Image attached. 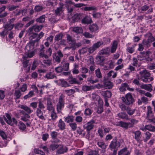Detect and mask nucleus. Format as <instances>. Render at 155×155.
I'll use <instances>...</instances> for the list:
<instances>
[{"label": "nucleus", "instance_id": "nucleus-1", "mask_svg": "<svg viewBox=\"0 0 155 155\" xmlns=\"http://www.w3.org/2000/svg\"><path fill=\"white\" fill-rule=\"evenodd\" d=\"M5 116L6 117L4 116V119L9 125L13 126L15 124L16 126H18V128L22 130H24L26 128L25 125L21 121H20L18 125V121L14 117L12 118L9 114L8 113L5 114Z\"/></svg>", "mask_w": 155, "mask_h": 155}, {"label": "nucleus", "instance_id": "nucleus-2", "mask_svg": "<svg viewBox=\"0 0 155 155\" xmlns=\"http://www.w3.org/2000/svg\"><path fill=\"white\" fill-rule=\"evenodd\" d=\"M103 44L102 41H99L93 44V45L89 48L87 47L83 48H82L79 49L78 52L80 54H84L88 51L90 54H92L94 52L97 48L100 47Z\"/></svg>", "mask_w": 155, "mask_h": 155}, {"label": "nucleus", "instance_id": "nucleus-3", "mask_svg": "<svg viewBox=\"0 0 155 155\" xmlns=\"http://www.w3.org/2000/svg\"><path fill=\"white\" fill-rule=\"evenodd\" d=\"M121 100L124 104L128 106L132 105L134 102V99L130 93L127 94L125 97H122Z\"/></svg>", "mask_w": 155, "mask_h": 155}, {"label": "nucleus", "instance_id": "nucleus-4", "mask_svg": "<svg viewBox=\"0 0 155 155\" xmlns=\"http://www.w3.org/2000/svg\"><path fill=\"white\" fill-rule=\"evenodd\" d=\"M64 96L62 94H61L59 97L57 105V110L58 113H61L62 110L64 107Z\"/></svg>", "mask_w": 155, "mask_h": 155}, {"label": "nucleus", "instance_id": "nucleus-5", "mask_svg": "<svg viewBox=\"0 0 155 155\" xmlns=\"http://www.w3.org/2000/svg\"><path fill=\"white\" fill-rule=\"evenodd\" d=\"M119 106L123 111H126L127 114L130 115H132L135 112V110L131 109L130 107L124 104L120 103L119 104Z\"/></svg>", "mask_w": 155, "mask_h": 155}, {"label": "nucleus", "instance_id": "nucleus-6", "mask_svg": "<svg viewBox=\"0 0 155 155\" xmlns=\"http://www.w3.org/2000/svg\"><path fill=\"white\" fill-rule=\"evenodd\" d=\"M140 78L144 82H146L148 81V78L150 76V74L146 70H143L139 72Z\"/></svg>", "mask_w": 155, "mask_h": 155}, {"label": "nucleus", "instance_id": "nucleus-7", "mask_svg": "<svg viewBox=\"0 0 155 155\" xmlns=\"http://www.w3.org/2000/svg\"><path fill=\"white\" fill-rule=\"evenodd\" d=\"M42 27L43 26L42 25H34L28 28L27 30L28 33V35H30L32 33L33 30L35 32H38L41 30Z\"/></svg>", "mask_w": 155, "mask_h": 155}, {"label": "nucleus", "instance_id": "nucleus-8", "mask_svg": "<svg viewBox=\"0 0 155 155\" xmlns=\"http://www.w3.org/2000/svg\"><path fill=\"white\" fill-rule=\"evenodd\" d=\"M117 137H115L111 141L109 146V147L111 150L115 149L120 147V143L119 142H117Z\"/></svg>", "mask_w": 155, "mask_h": 155}, {"label": "nucleus", "instance_id": "nucleus-9", "mask_svg": "<svg viewBox=\"0 0 155 155\" xmlns=\"http://www.w3.org/2000/svg\"><path fill=\"white\" fill-rule=\"evenodd\" d=\"M94 123L95 121L94 120H91L84 124V127L86 130L87 131H90L93 128Z\"/></svg>", "mask_w": 155, "mask_h": 155}, {"label": "nucleus", "instance_id": "nucleus-10", "mask_svg": "<svg viewBox=\"0 0 155 155\" xmlns=\"http://www.w3.org/2000/svg\"><path fill=\"white\" fill-rule=\"evenodd\" d=\"M40 48L38 49L39 53L38 55L40 58H44L46 59L48 58V56L47 55L45 54V47L43 45H40Z\"/></svg>", "mask_w": 155, "mask_h": 155}, {"label": "nucleus", "instance_id": "nucleus-11", "mask_svg": "<svg viewBox=\"0 0 155 155\" xmlns=\"http://www.w3.org/2000/svg\"><path fill=\"white\" fill-rule=\"evenodd\" d=\"M54 82L58 85L63 87H67L69 86V85L63 79L55 80Z\"/></svg>", "mask_w": 155, "mask_h": 155}, {"label": "nucleus", "instance_id": "nucleus-12", "mask_svg": "<svg viewBox=\"0 0 155 155\" xmlns=\"http://www.w3.org/2000/svg\"><path fill=\"white\" fill-rule=\"evenodd\" d=\"M96 61L97 63L100 66H104L103 62L105 60V58L104 56L98 55L95 58Z\"/></svg>", "mask_w": 155, "mask_h": 155}, {"label": "nucleus", "instance_id": "nucleus-13", "mask_svg": "<svg viewBox=\"0 0 155 155\" xmlns=\"http://www.w3.org/2000/svg\"><path fill=\"white\" fill-rule=\"evenodd\" d=\"M66 36L67 41L68 44L69 45H71L74 47V45L76 41L75 39L68 34H67Z\"/></svg>", "mask_w": 155, "mask_h": 155}, {"label": "nucleus", "instance_id": "nucleus-14", "mask_svg": "<svg viewBox=\"0 0 155 155\" xmlns=\"http://www.w3.org/2000/svg\"><path fill=\"white\" fill-rule=\"evenodd\" d=\"M35 42H35V41L33 40L28 43L25 47V49L26 51H33Z\"/></svg>", "mask_w": 155, "mask_h": 155}, {"label": "nucleus", "instance_id": "nucleus-15", "mask_svg": "<svg viewBox=\"0 0 155 155\" xmlns=\"http://www.w3.org/2000/svg\"><path fill=\"white\" fill-rule=\"evenodd\" d=\"M119 126L127 129L128 127H132V125L130 123L125 122L122 121H120L119 122Z\"/></svg>", "mask_w": 155, "mask_h": 155}, {"label": "nucleus", "instance_id": "nucleus-16", "mask_svg": "<svg viewBox=\"0 0 155 155\" xmlns=\"http://www.w3.org/2000/svg\"><path fill=\"white\" fill-rule=\"evenodd\" d=\"M19 107L23 109L26 112V114H28L29 115L33 111V110L31 109L30 108L26 105H21Z\"/></svg>", "mask_w": 155, "mask_h": 155}, {"label": "nucleus", "instance_id": "nucleus-17", "mask_svg": "<svg viewBox=\"0 0 155 155\" xmlns=\"http://www.w3.org/2000/svg\"><path fill=\"white\" fill-rule=\"evenodd\" d=\"M99 29L98 26L95 24H94L89 26V29L90 31L94 33H96L97 32V30Z\"/></svg>", "mask_w": 155, "mask_h": 155}, {"label": "nucleus", "instance_id": "nucleus-18", "mask_svg": "<svg viewBox=\"0 0 155 155\" xmlns=\"http://www.w3.org/2000/svg\"><path fill=\"white\" fill-rule=\"evenodd\" d=\"M68 148L66 147H63L62 146L60 147L56 151L57 154L59 155L62 154L66 152L68 150Z\"/></svg>", "mask_w": 155, "mask_h": 155}, {"label": "nucleus", "instance_id": "nucleus-19", "mask_svg": "<svg viewBox=\"0 0 155 155\" xmlns=\"http://www.w3.org/2000/svg\"><path fill=\"white\" fill-rule=\"evenodd\" d=\"M132 133L134 135V138L137 142H139L141 137V133L139 130L133 131Z\"/></svg>", "mask_w": 155, "mask_h": 155}, {"label": "nucleus", "instance_id": "nucleus-20", "mask_svg": "<svg viewBox=\"0 0 155 155\" xmlns=\"http://www.w3.org/2000/svg\"><path fill=\"white\" fill-rule=\"evenodd\" d=\"M140 87L141 88L145 89L150 92L152 90V86L150 84H142L140 85Z\"/></svg>", "mask_w": 155, "mask_h": 155}, {"label": "nucleus", "instance_id": "nucleus-21", "mask_svg": "<svg viewBox=\"0 0 155 155\" xmlns=\"http://www.w3.org/2000/svg\"><path fill=\"white\" fill-rule=\"evenodd\" d=\"M47 109L49 111L54 109V108L53 107L51 100L50 98H47Z\"/></svg>", "mask_w": 155, "mask_h": 155}, {"label": "nucleus", "instance_id": "nucleus-22", "mask_svg": "<svg viewBox=\"0 0 155 155\" xmlns=\"http://www.w3.org/2000/svg\"><path fill=\"white\" fill-rule=\"evenodd\" d=\"M39 108H37L36 113V114L40 119L45 120V119L43 116V112Z\"/></svg>", "mask_w": 155, "mask_h": 155}, {"label": "nucleus", "instance_id": "nucleus-23", "mask_svg": "<svg viewBox=\"0 0 155 155\" xmlns=\"http://www.w3.org/2000/svg\"><path fill=\"white\" fill-rule=\"evenodd\" d=\"M147 119L151 118L154 116V114L152 110V108L150 106L147 107Z\"/></svg>", "mask_w": 155, "mask_h": 155}, {"label": "nucleus", "instance_id": "nucleus-24", "mask_svg": "<svg viewBox=\"0 0 155 155\" xmlns=\"http://www.w3.org/2000/svg\"><path fill=\"white\" fill-rule=\"evenodd\" d=\"M82 23L84 24H91L92 22L91 18L89 16H85L81 20Z\"/></svg>", "mask_w": 155, "mask_h": 155}, {"label": "nucleus", "instance_id": "nucleus-25", "mask_svg": "<svg viewBox=\"0 0 155 155\" xmlns=\"http://www.w3.org/2000/svg\"><path fill=\"white\" fill-rule=\"evenodd\" d=\"M14 24H10L8 23L6 24L3 26L4 30L6 31V33H7L9 31H11L14 28Z\"/></svg>", "mask_w": 155, "mask_h": 155}, {"label": "nucleus", "instance_id": "nucleus-26", "mask_svg": "<svg viewBox=\"0 0 155 155\" xmlns=\"http://www.w3.org/2000/svg\"><path fill=\"white\" fill-rule=\"evenodd\" d=\"M151 54V52L149 51H147L146 52V56L145 60L148 62L151 61H153V58L150 57V55Z\"/></svg>", "mask_w": 155, "mask_h": 155}, {"label": "nucleus", "instance_id": "nucleus-27", "mask_svg": "<svg viewBox=\"0 0 155 155\" xmlns=\"http://www.w3.org/2000/svg\"><path fill=\"white\" fill-rule=\"evenodd\" d=\"M58 126L60 129L61 130H64L65 128V124L61 119L59 121Z\"/></svg>", "mask_w": 155, "mask_h": 155}, {"label": "nucleus", "instance_id": "nucleus-28", "mask_svg": "<svg viewBox=\"0 0 155 155\" xmlns=\"http://www.w3.org/2000/svg\"><path fill=\"white\" fill-rule=\"evenodd\" d=\"M110 49L108 48L103 49L101 50L99 52V54L100 55H109L110 53Z\"/></svg>", "mask_w": 155, "mask_h": 155}, {"label": "nucleus", "instance_id": "nucleus-29", "mask_svg": "<svg viewBox=\"0 0 155 155\" xmlns=\"http://www.w3.org/2000/svg\"><path fill=\"white\" fill-rule=\"evenodd\" d=\"M117 44L118 43L117 41H113L110 50L111 53H114L116 51L117 48Z\"/></svg>", "mask_w": 155, "mask_h": 155}, {"label": "nucleus", "instance_id": "nucleus-30", "mask_svg": "<svg viewBox=\"0 0 155 155\" xmlns=\"http://www.w3.org/2000/svg\"><path fill=\"white\" fill-rule=\"evenodd\" d=\"M117 115L118 117L120 118L124 119L126 120L129 119L128 116L125 112H121L118 113Z\"/></svg>", "mask_w": 155, "mask_h": 155}, {"label": "nucleus", "instance_id": "nucleus-31", "mask_svg": "<svg viewBox=\"0 0 155 155\" xmlns=\"http://www.w3.org/2000/svg\"><path fill=\"white\" fill-rule=\"evenodd\" d=\"M95 73L96 77L97 78L101 79L102 78V74L99 68H98L95 70Z\"/></svg>", "mask_w": 155, "mask_h": 155}, {"label": "nucleus", "instance_id": "nucleus-32", "mask_svg": "<svg viewBox=\"0 0 155 155\" xmlns=\"http://www.w3.org/2000/svg\"><path fill=\"white\" fill-rule=\"evenodd\" d=\"M74 120V117L72 115H68L64 119L65 121L68 123L73 122Z\"/></svg>", "mask_w": 155, "mask_h": 155}, {"label": "nucleus", "instance_id": "nucleus-33", "mask_svg": "<svg viewBox=\"0 0 155 155\" xmlns=\"http://www.w3.org/2000/svg\"><path fill=\"white\" fill-rule=\"evenodd\" d=\"M82 18V15L81 14H76L74 15L72 17L73 21L74 22L78 21Z\"/></svg>", "mask_w": 155, "mask_h": 155}, {"label": "nucleus", "instance_id": "nucleus-34", "mask_svg": "<svg viewBox=\"0 0 155 155\" xmlns=\"http://www.w3.org/2000/svg\"><path fill=\"white\" fill-rule=\"evenodd\" d=\"M97 144L99 147L104 150L106 148L107 145L102 141H98Z\"/></svg>", "mask_w": 155, "mask_h": 155}, {"label": "nucleus", "instance_id": "nucleus-35", "mask_svg": "<svg viewBox=\"0 0 155 155\" xmlns=\"http://www.w3.org/2000/svg\"><path fill=\"white\" fill-rule=\"evenodd\" d=\"M59 145L55 143H53L50 144L49 146V149L51 151H53L58 148Z\"/></svg>", "mask_w": 155, "mask_h": 155}, {"label": "nucleus", "instance_id": "nucleus-36", "mask_svg": "<svg viewBox=\"0 0 155 155\" xmlns=\"http://www.w3.org/2000/svg\"><path fill=\"white\" fill-rule=\"evenodd\" d=\"M104 86L106 89L111 88L113 86V84L110 81L104 82Z\"/></svg>", "mask_w": 155, "mask_h": 155}, {"label": "nucleus", "instance_id": "nucleus-37", "mask_svg": "<svg viewBox=\"0 0 155 155\" xmlns=\"http://www.w3.org/2000/svg\"><path fill=\"white\" fill-rule=\"evenodd\" d=\"M46 16L45 15H43L36 19V21L37 22L42 23L45 21Z\"/></svg>", "mask_w": 155, "mask_h": 155}, {"label": "nucleus", "instance_id": "nucleus-38", "mask_svg": "<svg viewBox=\"0 0 155 155\" xmlns=\"http://www.w3.org/2000/svg\"><path fill=\"white\" fill-rule=\"evenodd\" d=\"M45 77L48 79H52L54 78H56V76L52 74L51 72H48L46 74Z\"/></svg>", "mask_w": 155, "mask_h": 155}, {"label": "nucleus", "instance_id": "nucleus-39", "mask_svg": "<svg viewBox=\"0 0 155 155\" xmlns=\"http://www.w3.org/2000/svg\"><path fill=\"white\" fill-rule=\"evenodd\" d=\"M145 128L146 130L149 131L154 132L155 131V127L151 124H149L145 126Z\"/></svg>", "mask_w": 155, "mask_h": 155}, {"label": "nucleus", "instance_id": "nucleus-40", "mask_svg": "<svg viewBox=\"0 0 155 155\" xmlns=\"http://www.w3.org/2000/svg\"><path fill=\"white\" fill-rule=\"evenodd\" d=\"M127 87V83H123L119 88V90L120 91L124 92L126 90Z\"/></svg>", "mask_w": 155, "mask_h": 155}, {"label": "nucleus", "instance_id": "nucleus-41", "mask_svg": "<svg viewBox=\"0 0 155 155\" xmlns=\"http://www.w3.org/2000/svg\"><path fill=\"white\" fill-rule=\"evenodd\" d=\"M73 31L74 32L78 34L81 33L82 32L83 30L81 27H75L73 28Z\"/></svg>", "mask_w": 155, "mask_h": 155}, {"label": "nucleus", "instance_id": "nucleus-42", "mask_svg": "<svg viewBox=\"0 0 155 155\" xmlns=\"http://www.w3.org/2000/svg\"><path fill=\"white\" fill-rule=\"evenodd\" d=\"M68 80L69 83L71 84L77 83L78 82L76 78H73L72 76L70 77Z\"/></svg>", "mask_w": 155, "mask_h": 155}, {"label": "nucleus", "instance_id": "nucleus-43", "mask_svg": "<svg viewBox=\"0 0 155 155\" xmlns=\"http://www.w3.org/2000/svg\"><path fill=\"white\" fill-rule=\"evenodd\" d=\"M63 35L61 33H60L56 35L54 40L55 41H58L61 40L62 38Z\"/></svg>", "mask_w": 155, "mask_h": 155}, {"label": "nucleus", "instance_id": "nucleus-44", "mask_svg": "<svg viewBox=\"0 0 155 155\" xmlns=\"http://www.w3.org/2000/svg\"><path fill=\"white\" fill-rule=\"evenodd\" d=\"M87 64L88 65L94 64V59L92 56H90L89 57V58L87 61Z\"/></svg>", "mask_w": 155, "mask_h": 155}, {"label": "nucleus", "instance_id": "nucleus-45", "mask_svg": "<svg viewBox=\"0 0 155 155\" xmlns=\"http://www.w3.org/2000/svg\"><path fill=\"white\" fill-rule=\"evenodd\" d=\"M69 126L71 128V129L73 131H75L77 128V124L74 122L70 123L69 124Z\"/></svg>", "mask_w": 155, "mask_h": 155}, {"label": "nucleus", "instance_id": "nucleus-46", "mask_svg": "<svg viewBox=\"0 0 155 155\" xmlns=\"http://www.w3.org/2000/svg\"><path fill=\"white\" fill-rule=\"evenodd\" d=\"M61 63L63 65L62 68L63 70L65 71H68L69 68V63L65 62L64 63L61 62Z\"/></svg>", "mask_w": 155, "mask_h": 155}, {"label": "nucleus", "instance_id": "nucleus-47", "mask_svg": "<svg viewBox=\"0 0 155 155\" xmlns=\"http://www.w3.org/2000/svg\"><path fill=\"white\" fill-rule=\"evenodd\" d=\"M28 52V53L25 54V55L23 57H24V58H31L34 55L35 53L34 51Z\"/></svg>", "mask_w": 155, "mask_h": 155}, {"label": "nucleus", "instance_id": "nucleus-48", "mask_svg": "<svg viewBox=\"0 0 155 155\" xmlns=\"http://www.w3.org/2000/svg\"><path fill=\"white\" fill-rule=\"evenodd\" d=\"M84 10L85 11H90L92 10H96V8L94 6H91L89 7H85Z\"/></svg>", "mask_w": 155, "mask_h": 155}, {"label": "nucleus", "instance_id": "nucleus-49", "mask_svg": "<svg viewBox=\"0 0 155 155\" xmlns=\"http://www.w3.org/2000/svg\"><path fill=\"white\" fill-rule=\"evenodd\" d=\"M151 134L149 132L147 131L145 133V138L143 140L144 141L147 142L151 137Z\"/></svg>", "mask_w": 155, "mask_h": 155}, {"label": "nucleus", "instance_id": "nucleus-50", "mask_svg": "<svg viewBox=\"0 0 155 155\" xmlns=\"http://www.w3.org/2000/svg\"><path fill=\"white\" fill-rule=\"evenodd\" d=\"M136 46V45H133L131 47H129L127 48V52H129L130 54L133 53L134 52L135 49L134 47Z\"/></svg>", "mask_w": 155, "mask_h": 155}, {"label": "nucleus", "instance_id": "nucleus-51", "mask_svg": "<svg viewBox=\"0 0 155 155\" xmlns=\"http://www.w3.org/2000/svg\"><path fill=\"white\" fill-rule=\"evenodd\" d=\"M38 108L40 109H44L45 108V106L43 104L42 101H41L40 100H38Z\"/></svg>", "mask_w": 155, "mask_h": 155}, {"label": "nucleus", "instance_id": "nucleus-52", "mask_svg": "<svg viewBox=\"0 0 155 155\" xmlns=\"http://www.w3.org/2000/svg\"><path fill=\"white\" fill-rule=\"evenodd\" d=\"M14 95L16 97V99H19L21 95V94L20 90H15V91Z\"/></svg>", "mask_w": 155, "mask_h": 155}, {"label": "nucleus", "instance_id": "nucleus-53", "mask_svg": "<svg viewBox=\"0 0 155 155\" xmlns=\"http://www.w3.org/2000/svg\"><path fill=\"white\" fill-rule=\"evenodd\" d=\"M51 119L53 120H56L58 117L56 113L54 112V109L52 110L51 113Z\"/></svg>", "mask_w": 155, "mask_h": 155}, {"label": "nucleus", "instance_id": "nucleus-54", "mask_svg": "<svg viewBox=\"0 0 155 155\" xmlns=\"http://www.w3.org/2000/svg\"><path fill=\"white\" fill-rule=\"evenodd\" d=\"M44 35V33L42 32H41L39 34H38L37 38L34 41L35 42H38L40 39Z\"/></svg>", "mask_w": 155, "mask_h": 155}, {"label": "nucleus", "instance_id": "nucleus-55", "mask_svg": "<svg viewBox=\"0 0 155 155\" xmlns=\"http://www.w3.org/2000/svg\"><path fill=\"white\" fill-rule=\"evenodd\" d=\"M83 35L86 38H92L94 37V35H93L90 33L88 32L85 31L84 32Z\"/></svg>", "mask_w": 155, "mask_h": 155}, {"label": "nucleus", "instance_id": "nucleus-56", "mask_svg": "<svg viewBox=\"0 0 155 155\" xmlns=\"http://www.w3.org/2000/svg\"><path fill=\"white\" fill-rule=\"evenodd\" d=\"M107 76L108 77L112 76V78H115L117 76V73L113 71H111L107 73Z\"/></svg>", "mask_w": 155, "mask_h": 155}, {"label": "nucleus", "instance_id": "nucleus-57", "mask_svg": "<svg viewBox=\"0 0 155 155\" xmlns=\"http://www.w3.org/2000/svg\"><path fill=\"white\" fill-rule=\"evenodd\" d=\"M23 66L24 68H26L28 66V63L29 61L26 59V58H24V57H23Z\"/></svg>", "mask_w": 155, "mask_h": 155}, {"label": "nucleus", "instance_id": "nucleus-58", "mask_svg": "<svg viewBox=\"0 0 155 155\" xmlns=\"http://www.w3.org/2000/svg\"><path fill=\"white\" fill-rule=\"evenodd\" d=\"M64 91L65 93L68 95H71L74 94L75 92V90L73 89L68 90H65Z\"/></svg>", "mask_w": 155, "mask_h": 155}, {"label": "nucleus", "instance_id": "nucleus-59", "mask_svg": "<svg viewBox=\"0 0 155 155\" xmlns=\"http://www.w3.org/2000/svg\"><path fill=\"white\" fill-rule=\"evenodd\" d=\"M127 152H129V151L127 150V148L126 147L124 148L119 151L118 155H121L123 154L124 155Z\"/></svg>", "mask_w": 155, "mask_h": 155}, {"label": "nucleus", "instance_id": "nucleus-60", "mask_svg": "<svg viewBox=\"0 0 155 155\" xmlns=\"http://www.w3.org/2000/svg\"><path fill=\"white\" fill-rule=\"evenodd\" d=\"M23 26V24L21 22L17 23L14 25L15 28L17 30H18L19 28H22Z\"/></svg>", "mask_w": 155, "mask_h": 155}, {"label": "nucleus", "instance_id": "nucleus-61", "mask_svg": "<svg viewBox=\"0 0 155 155\" xmlns=\"http://www.w3.org/2000/svg\"><path fill=\"white\" fill-rule=\"evenodd\" d=\"M34 95V92L32 91H30L28 93V94L25 95L24 97V98L25 99H26L28 98L32 97Z\"/></svg>", "mask_w": 155, "mask_h": 155}, {"label": "nucleus", "instance_id": "nucleus-62", "mask_svg": "<svg viewBox=\"0 0 155 155\" xmlns=\"http://www.w3.org/2000/svg\"><path fill=\"white\" fill-rule=\"evenodd\" d=\"M132 65L134 66L137 67L138 65V61L137 59L136 58L134 57L132 58Z\"/></svg>", "mask_w": 155, "mask_h": 155}, {"label": "nucleus", "instance_id": "nucleus-63", "mask_svg": "<svg viewBox=\"0 0 155 155\" xmlns=\"http://www.w3.org/2000/svg\"><path fill=\"white\" fill-rule=\"evenodd\" d=\"M92 133L90 131H87V134L86 136V137L89 140H91L94 137V136L91 135Z\"/></svg>", "mask_w": 155, "mask_h": 155}, {"label": "nucleus", "instance_id": "nucleus-64", "mask_svg": "<svg viewBox=\"0 0 155 155\" xmlns=\"http://www.w3.org/2000/svg\"><path fill=\"white\" fill-rule=\"evenodd\" d=\"M82 89L84 91H87L91 89V87L87 85H84L82 87Z\"/></svg>", "mask_w": 155, "mask_h": 155}]
</instances>
